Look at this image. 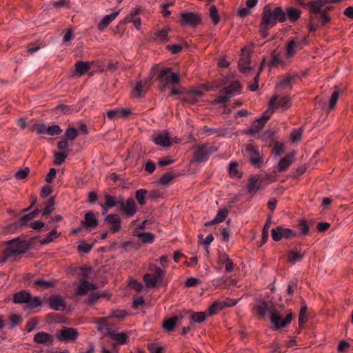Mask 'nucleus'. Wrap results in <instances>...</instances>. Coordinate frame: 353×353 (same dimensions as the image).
I'll return each instance as SVG.
<instances>
[{"instance_id": "obj_1", "label": "nucleus", "mask_w": 353, "mask_h": 353, "mask_svg": "<svg viewBox=\"0 0 353 353\" xmlns=\"http://www.w3.org/2000/svg\"><path fill=\"white\" fill-rule=\"evenodd\" d=\"M285 19V13L281 8L276 7L272 9L270 5H266L263 8L260 24V30L263 32V36L265 37L268 34L266 31L274 26L277 21L283 22Z\"/></svg>"}, {"instance_id": "obj_2", "label": "nucleus", "mask_w": 353, "mask_h": 353, "mask_svg": "<svg viewBox=\"0 0 353 353\" xmlns=\"http://www.w3.org/2000/svg\"><path fill=\"white\" fill-rule=\"evenodd\" d=\"M291 105L292 103L289 97H283L279 98L277 95L273 96L270 100L268 110L263 113L261 118L257 119L259 126L254 130L255 126L253 125L252 130L256 132L258 130L261 129L266 121L271 117L275 110L280 109L281 111H285Z\"/></svg>"}, {"instance_id": "obj_3", "label": "nucleus", "mask_w": 353, "mask_h": 353, "mask_svg": "<svg viewBox=\"0 0 353 353\" xmlns=\"http://www.w3.org/2000/svg\"><path fill=\"white\" fill-rule=\"evenodd\" d=\"M149 270L154 273L144 274L143 281L146 287L155 288L158 284L161 283L165 272L155 265H150Z\"/></svg>"}, {"instance_id": "obj_4", "label": "nucleus", "mask_w": 353, "mask_h": 353, "mask_svg": "<svg viewBox=\"0 0 353 353\" xmlns=\"http://www.w3.org/2000/svg\"><path fill=\"white\" fill-rule=\"evenodd\" d=\"M241 85L239 81H234L229 86L225 87L220 94L213 101V103H223L228 102L230 99L240 92Z\"/></svg>"}, {"instance_id": "obj_5", "label": "nucleus", "mask_w": 353, "mask_h": 353, "mask_svg": "<svg viewBox=\"0 0 353 353\" xmlns=\"http://www.w3.org/2000/svg\"><path fill=\"white\" fill-rule=\"evenodd\" d=\"M79 335L77 330L73 327H64L56 331L55 337L61 342L68 343L77 340Z\"/></svg>"}, {"instance_id": "obj_6", "label": "nucleus", "mask_w": 353, "mask_h": 353, "mask_svg": "<svg viewBox=\"0 0 353 353\" xmlns=\"http://www.w3.org/2000/svg\"><path fill=\"white\" fill-rule=\"evenodd\" d=\"M307 44L305 37H296L290 40L286 46V57H292L296 52L302 49Z\"/></svg>"}, {"instance_id": "obj_7", "label": "nucleus", "mask_w": 353, "mask_h": 353, "mask_svg": "<svg viewBox=\"0 0 353 353\" xmlns=\"http://www.w3.org/2000/svg\"><path fill=\"white\" fill-rule=\"evenodd\" d=\"M270 321L277 329L283 327L288 324L290 323L292 319V314L291 313L288 314L283 319L275 308H272L270 310Z\"/></svg>"}, {"instance_id": "obj_8", "label": "nucleus", "mask_w": 353, "mask_h": 353, "mask_svg": "<svg viewBox=\"0 0 353 353\" xmlns=\"http://www.w3.org/2000/svg\"><path fill=\"white\" fill-rule=\"evenodd\" d=\"M158 79L165 85H175L179 83V74L172 72V69L168 68H163L160 71Z\"/></svg>"}, {"instance_id": "obj_9", "label": "nucleus", "mask_w": 353, "mask_h": 353, "mask_svg": "<svg viewBox=\"0 0 353 353\" xmlns=\"http://www.w3.org/2000/svg\"><path fill=\"white\" fill-rule=\"evenodd\" d=\"M201 21L199 14L191 12H183L179 18V23L183 26H195Z\"/></svg>"}, {"instance_id": "obj_10", "label": "nucleus", "mask_w": 353, "mask_h": 353, "mask_svg": "<svg viewBox=\"0 0 353 353\" xmlns=\"http://www.w3.org/2000/svg\"><path fill=\"white\" fill-rule=\"evenodd\" d=\"M271 236L274 241H279L283 238L290 239L295 237L296 236V233L290 228L280 225L272 229Z\"/></svg>"}, {"instance_id": "obj_11", "label": "nucleus", "mask_w": 353, "mask_h": 353, "mask_svg": "<svg viewBox=\"0 0 353 353\" xmlns=\"http://www.w3.org/2000/svg\"><path fill=\"white\" fill-rule=\"evenodd\" d=\"M107 334L117 345H125L130 341L129 335L125 332H119L118 330L106 327Z\"/></svg>"}, {"instance_id": "obj_12", "label": "nucleus", "mask_w": 353, "mask_h": 353, "mask_svg": "<svg viewBox=\"0 0 353 353\" xmlns=\"http://www.w3.org/2000/svg\"><path fill=\"white\" fill-rule=\"evenodd\" d=\"M216 150L210 144H204L198 146L195 150L194 158L196 161H203Z\"/></svg>"}, {"instance_id": "obj_13", "label": "nucleus", "mask_w": 353, "mask_h": 353, "mask_svg": "<svg viewBox=\"0 0 353 353\" xmlns=\"http://www.w3.org/2000/svg\"><path fill=\"white\" fill-rule=\"evenodd\" d=\"M245 156L250 159L252 164L258 165L262 162L259 149L252 144L245 145Z\"/></svg>"}, {"instance_id": "obj_14", "label": "nucleus", "mask_w": 353, "mask_h": 353, "mask_svg": "<svg viewBox=\"0 0 353 353\" xmlns=\"http://www.w3.org/2000/svg\"><path fill=\"white\" fill-rule=\"evenodd\" d=\"M152 140L159 146L168 148L171 145V140L167 131L156 132L152 136Z\"/></svg>"}, {"instance_id": "obj_15", "label": "nucleus", "mask_w": 353, "mask_h": 353, "mask_svg": "<svg viewBox=\"0 0 353 353\" xmlns=\"http://www.w3.org/2000/svg\"><path fill=\"white\" fill-rule=\"evenodd\" d=\"M308 9L312 14L327 12L332 9V6H327L325 0H316L307 4Z\"/></svg>"}, {"instance_id": "obj_16", "label": "nucleus", "mask_w": 353, "mask_h": 353, "mask_svg": "<svg viewBox=\"0 0 353 353\" xmlns=\"http://www.w3.org/2000/svg\"><path fill=\"white\" fill-rule=\"evenodd\" d=\"M242 54L239 62V68L241 72L247 73L252 68L249 66L250 65V48L248 47H244L241 50Z\"/></svg>"}, {"instance_id": "obj_17", "label": "nucleus", "mask_w": 353, "mask_h": 353, "mask_svg": "<svg viewBox=\"0 0 353 353\" xmlns=\"http://www.w3.org/2000/svg\"><path fill=\"white\" fill-rule=\"evenodd\" d=\"M25 246L22 242L17 240H13L9 243L8 247L6 249L7 251L6 256H10L11 257L15 256L19 254L25 252Z\"/></svg>"}, {"instance_id": "obj_18", "label": "nucleus", "mask_w": 353, "mask_h": 353, "mask_svg": "<svg viewBox=\"0 0 353 353\" xmlns=\"http://www.w3.org/2000/svg\"><path fill=\"white\" fill-rule=\"evenodd\" d=\"M34 342L37 344L52 345L54 342V337L46 332H39L34 336Z\"/></svg>"}, {"instance_id": "obj_19", "label": "nucleus", "mask_w": 353, "mask_h": 353, "mask_svg": "<svg viewBox=\"0 0 353 353\" xmlns=\"http://www.w3.org/2000/svg\"><path fill=\"white\" fill-rule=\"evenodd\" d=\"M217 262L220 265H225V272H232L234 269V264L230 259L229 256L224 252H219L218 254Z\"/></svg>"}, {"instance_id": "obj_20", "label": "nucleus", "mask_w": 353, "mask_h": 353, "mask_svg": "<svg viewBox=\"0 0 353 353\" xmlns=\"http://www.w3.org/2000/svg\"><path fill=\"white\" fill-rule=\"evenodd\" d=\"M247 188L250 193L254 194L263 188L262 179L258 176L250 177L247 185Z\"/></svg>"}, {"instance_id": "obj_21", "label": "nucleus", "mask_w": 353, "mask_h": 353, "mask_svg": "<svg viewBox=\"0 0 353 353\" xmlns=\"http://www.w3.org/2000/svg\"><path fill=\"white\" fill-rule=\"evenodd\" d=\"M97 288V285L94 283L88 282L84 279L81 280L78 285L77 294L84 295L87 294L91 290H95Z\"/></svg>"}, {"instance_id": "obj_22", "label": "nucleus", "mask_w": 353, "mask_h": 353, "mask_svg": "<svg viewBox=\"0 0 353 353\" xmlns=\"http://www.w3.org/2000/svg\"><path fill=\"white\" fill-rule=\"evenodd\" d=\"M105 221L110 225V230L113 233L120 230L121 220L117 215L109 214L105 218Z\"/></svg>"}, {"instance_id": "obj_23", "label": "nucleus", "mask_w": 353, "mask_h": 353, "mask_svg": "<svg viewBox=\"0 0 353 353\" xmlns=\"http://www.w3.org/2000/svg\"><path fill=\"white\" fill-rule=\"evenodd\" d=\"M81 225H85L86 228H94L98 225V220L92 212H88L85 214L84 219L81 221Z\"/></svg>"}, {"instance_id": "obj_24", "label": "nucleus", "mask_w": 353, "mask_h": 353, "mask_svg": "<svg viewBox=\"0 0 353 353\" xmlns=\"http://www.w3.org/2000/svg\"><path fill=\"white\" fill-rule=\"evenodd\" d=\"M30 299V294L26 290H21L15 293L13 296V301L14 303H28Z\"/></svg>"}, {"instance_id": "obj_25", "label": "nucleus", "mask_w": 353, "mask_h": 353, "mask_svg": "<svg viewBox=\"0 0 353 353\" xmlns=\"http://www.w3.org/2000/svg\"><path fill=\"white\" fill-rule=\"evenodd\" d=\"M49 305L51 309L60 310L64 308L65 303L60 296H54L49 299Z\"/></svg>"}, {"instance_id": "obj_26", "label": "nucleus", "mask_w": 353, "mask_h": 353, "mask_svg": "<svg viewBox=\"0 0 353 353\" xmlns=\"http://www.w3.org/2000/svg\"><path fill=\"white\" fill-rule=\"evenodd\" d=\"M122 209L128 216H133L137 212L134 201L132 199H128L125 203L122 205Z\"/></svg>"}, {"instance_id": "obj_27", "label": "nucleus", "mask_w": 353, "mask_h": 353, "mask_svg": "<svg viewBox=\"0 0 353 353\" xmlns=\"http://www.w3.org/2000/svg\"><path fill=\"white\" fill-rule=\"evenodd\" d=\"M293 154H288L286 157L281 159L278 163V171L284 172L285 171L292 163Z\"/></svg>"}, {"instance_id": "obj_28", "label": "nucleus", "mask_w": 353, "mask_h": 353, "mask_svg": "<svg viewBox=\"0 0 353 353\" xmlns=\"http://www.w3.org/2000/svg\"><path fill=\"white\" fill-rule=\"evenodd\" d=\"M228 214V211L227 210H225V209L219 210L217 212V214H216L215 218L210 221L206 222L205 223V225L208 226L211 224H215V223H219L223 222L226 219Z\"/></svg>"}, {"instance_id": "obj_29", "label": "nucleus", "mask_w": 353, "mask_h": 353, "mask_svg": "<svg viewBox=\"0 0 353 353\" xmlns=\"http://www.w3.org/2000/svg\"><path fill=\"white\" fill-rule=\"evenodd\" d=\"M104 198L105 202L104 203H100L101 207L103 208V214H105L107 212L108 209L112 208L117 205L115 198L110 194H105Z\"/></svg>"}, {"instance_id": "obj_30", "label": "nucleus", "mask_w": 353, "mask_h": 353, "mask_svg": "<svg viewBox=\"0 0 353 353\" xmlns=\"http://www.w3.org/2000/svg\"><path fill=\"white\" fill-rule=\"evenodd\" d=\"M90 69V64L88 61H79L75 63L76 72L82 76L85 74Z\"/></svg>"}, {"instance_id": "obj_31", "label": "nucleus", "mask_w": 353, "mask_h": 353, "mask_svg": "<svg viewBox=\"0 0 353 353\" xmlns=\"http://www.w3.org/2000/svg\"><path fill=\"white\" fill-rule=\"evenodd\" d=\"M119 14V12H114L110 14L105 15L99 23L98 28L103 30L107 27Z\"/></svg>"}, {"instance_id": "obj_32", "label": "nucleus", "mask_w": 353, "mask_h": 353, "mask_svg": "<svg viewBox=\"0 0 353 353\" xmlns=\"http://www.w3.org/2000/svg\"><path fill=\"white\" fill-rule=\"evenodd\" d=\"M179 321V318L176 316L165 319L163 323V327L167 331L173 330L174 327Z\"/></svg>"}, {"instance_id": "obj_33", "label": "nucleus", "mask_w": 353, "mask_h": 353, "mask_svg": "<svg viewBox=\"0 0 353 353\" xmlns=\"http://www.w3.org/2000/svg\"><path fill=\"white\" fill-rule=\"evenodd\" d=\"M343 92V89L341 88L339 86H335L334 87V91L331 95V97L330 99L329 105L330 109H334L336 106V102L339 99V94L340 92Z\"/></svg>"}, {"instance_id": "obj_34", "label": "nucleus", "mask_w": 353, "mask_h": 353, "mask_svg": "<svg viewBox=\"0 0 353 353\" xmlns=\"http://www.w3.org/2000/svg\"><path fill=\"white\" fill-rule=\"evenodd\" d=\"M294 77L289 74L281 77L279 82L277 83V87L282 89L287 87H290L291 88L290 85Z\"/></svg>"}, {"instance_id": "obj_35", "label": "nucleus", "mask_w": 353, "mask_h": 353, "mask_svg": "<svg viewBox=\"0 0 353 353\" xmlns=\"http://www.w3.org/2000/svg\"><path fill=\"white\" fill-rule=\"evenodd\" d=\"M60 234H58L56 229L52 230L48 235L40 241L41 245H46L53 241L54 239L58 238Z\"/></svg>"}, {"instance_id": "obj_36", "label": "nucleus", "mask_w": 353, "mask_h": 353, "mask_svg": "<svg viewBox=\"0 0 353 353\" xmlns=\"http://www.w3.org/2000/svg\"><path fill=\"white\" fill-rule=\"evenodd\" d=\"M303 256V254H302L300 251L297 250H292L289 252L288 254V260L293 264L296 262L301 260Z\"/></svg>"}, {"instance_id": "obj_37", "label": "nucleus", "mask_w": 353, "mask_h": 353, "mask_svg": "<svg viewBox=\"0 0 353 353\" xmlns=\"http://www.w3.org/2000/svg\"><path fill=\"white\" fill-rule=\"evenodd\" d=\"M146 90V83H143L142 81H139L136 83L133 92V94L135 97H139Z\"/></svg>"}, {"instance_id": "obj_38", "label": "nucleus", "mask_w": 353, "mask_h": 353, "mask_svg": "<svg viewBox=\"0 0 353 353\" xmlns=\"http://www.w3.org/2000/svg\"><path fill=\"white\" fill-rule=\"evenodd\" d=\"M224 305L221 302H215L213 304H212L207 310L206 313L208 316H212L219 310H221L223 308Z\"/></svg>"}, {"instance_id": "obj_39", "label": "nucleus", "mask_w": 353, "mask_h": 353, "mask_svg": "<svg viewBox=\"0 0 353 353\" xmlns=\"http://www.w3.org/2000/svg\"><path fill=\"white\" fill-rule=\"evenodd\" d=\"M268 310V305L264 301H259L255 307V310L260 316H264Z\"/></svg>"}, {"instance_id": "obj_40", "label": "nucleus", "mask_w": 353, "mask_h": 353, "mask_svg": "<svg viewBox=\"0 0 353 353\" xmlns=\"http://www.w3.org/2000/svg\"><path fill=\"white\" fill-rule=\"evenodd\" d=\"M287 14L291 21H296L301 15V11L299 9L290 8L287 10Z\"/></svg>"}, {"instance_id": "obj_41", "label": "nucleus", "mask_w": 353, "mask_h": 353, "mask_svg": "<svg viewBox=\"0 0 353 353\" xmlns=\"http://www.w3.org/2000/svg\"><path fill=\"white\" fill-rule=\"evenodd\" d=\"M107 294L105 292H92L89 295L88 303H95L99 299L102 297H106Z\"/></svg>"}, {"instance_id": "obj_42", "label": "nucleus", "mask_w": 353, "mask_h": 353, "mask_svg": "<svg viewBox=\"0 0 353 353\" xmlns=\"http://www.w3.org/2000/svg\"><path fill=\"white\" fill-rule=\"evenodd\" d=\"M207 313L203 312H194L191 316V320L195 323H202L205 321Z\"/></svg>"}, {"instance_id": "obj_43", "label": "nucleus", "mask_w": 353, "mask_h": 353, "mask_svg": "<svg viewBox=\"0 0 353 353\" xmlns=\"http://www.w3.org/2000/svg\"><path fill=\"white\" fill-rule=\"evenodd\" d=\"M137 236L143 243H151L153 241L154 236L150 232H141L137 234Z\"/></svg>"}, {"instance_id": "obj_44", "label": "nucleus", "mask_w": 353, "mask_h": 353, "mask_svg": "<svg viewBox=\"0 0 353 353\" xmlns=\"http://www.w3.org/2000/svg\"><path fill=\"white\" fill-rule=\"evenodd\" d=\"M54 163L56 165H61L62 163L64 162L65 159H66L67 154L65 152H54Z\"/></svg>"}, {"instance_id": "obj_45", "label": "nucleus", "mask_w": 353, "mask_h": 353, "mask_svg": "<svg viewBox=\"0 0 353 353\" xmlns=\"http://www.w3.org/2000/svg\"><path fill=\"white\" fill-rule=\"evenodd\" d=\"M170 31L169 28H165L161 30H159L157 33V39L160 41H166L168 40V32Z\"/></svg>"}, {"instance_id": "obj_46", "label": "nucleus", "mask_w": 353, "mask_h": 353, "mask_svg": "<svg viewBox=\"0 0 353 353\" xmlns=\"http://www.w3.org/2000/svg\"><path fill=\"white\" fill-rule=\"evenodd\" d=\"M147 191L145 189H139L136 192V199L140 205H144L145 203V195Z\"/></svg>"}, {"instance_id": "obj_47", "label": "nucleus", "mask_w": 353, "mask_h": 353, "mask_svg": "<svg viewBox=\"0 0 353 353\" xmlns=\"http://www.w3.org/2000/svg\"><path fill=\"white\" fill-rule=\"evenodd\" d=\"M77 135V130L74 128H68L64 133V136L65 137V138L70 140L75 139Z\"/></svg>"}, {"instance_id": "obj_48", "label": "nucleus", "mask_w": 353, "mask_h": 353, "mask_svg": "<svg viewBox=\"0 0 353 353\" xmlns=\"http://www.w3.org/2000/svg\"><path fill=\"white\" fill-rule=\"evenodd\" d=\"M62 132L61 128L58 125H53L47 127L46 134L50 136L58 135Z\"/></svg>"}, {"instance_id": "obj_49", "label": "nucleus", "mask_w": 353, "mask_h": 353, "mask_svg": "<svg viewBox=\"0 0 353 353\" xmlns=\"http://www.w3.org/2000/svg\"><path fill=\"white\" fill-rule=\"evenodd\" d=\"M111 319V316L99 318L95 320L94 323L98 325L97 330L102 331L104 326H107V321Z\"/></svg>"}, {"instance_id": "obj_50", "label": "nucleus", "mask_w": 353, "mask_h": 353, "mask_svg": "<svg viewBox=\"0 0 353 353\" xmlns=\"http://www.w3.org/2000/svg\"><path fill=\"white\" fill-rule=\"evenodd\" d=\"M210 17L212 20V22L214 25H216L219 21V17L218 14V11L216 8L214 6H212L210 8Z\"/></svg>"}, {"instance_id": "obj_51", "label": "nucleus", "mask_w": 353, "mask_h": 353, "mask_svg": "<svg viewBox=\"0 0 353 353\" xmlns=\"http://www.w3.org/2000/svg\"><path fill=\"white\" fill-rule=\"evenodd\" d=\"M54 199L50 198L48 204L46 206V208L41 212L43 216L50 214L54 210Z\"/></svg>"}, {"instance_id": "obj_52", "label": "nucleus", "mask_w": 353, "mask_h": 353, "mask_svg": "<svg viewBox=\"0 0 353 353\" xmlns=\"http://www.w3.org/2000/svg\"><path fill=\"white\" fill-rule=\"evenodd\" d=\"M173 179V174L171 172H166L163 174L159 179V183L161 185L168 184Z\"/></svg>"}, {"instance_id": "obj_53", "label": "nucleus", "mask_w": 353, "mask_h": 353, "mask_svg": "<svg viewBox=\"0 0 353 353\" xmlns=\"http://www.w3.org/2000/svg\"><path fill=\"white\" fill-rule=\"evenodd\" d=\"M33 219V214H28L20 218V219L18 221L17 224L19 226H23L27 224L28 221L32 220Z\"/></svg>"}, {"instance_id": "obj_54", "label": "nucleus", "mask_w": 353, "mask_h": 353, "mask_svg": "<svg viewBox=\"0 0 353 353\" xmlns=\"http://www.w3.org/2000/svg\"><path fill=\"white\" fill-rule=\"evenodd\" d=\"M302 130L301 129L294 130L291 132L290 139L293 142H297L301 140Z\"/></svg>"}, {"instance_id": "obj_55", "label": "nucleus", "mask_w": 353, "mask_h": 353, "mask_svg": "<svg viewBox=\"0 0 353 353\" xmlns=\"http://www.w3.org/2000/svg\"><path fill=\"white\" fill-rule=\"evenodd\" d=\"M28 306L31 308L39 307L41 305V301L39 296L32 298L30 296V301H28Z\"/></svg>"}, {"instance_id": "obj_56", "label": "nucleus", "mask_w": 353, "mask_h": 353, "mask_svg": "<svg viewBox=\"0 0 353 353\" xmlns=\"http://www.w3.org/2000/svg\"><path fill=\"white\" fill-rule=\"evenodd\" d=\"M29 172H30L29 168H25L24 169L17 171L15 173L14 176H15L16 179H23L28 176Z\"/></svg>"}, {"instance_id": "obj_57", "label": "nucleus", "mask_w": 353, "mask_h": 353, "mask_svg": "<svg viewBox=\"0 0 353 353\" xmlns=\"http://www.w3.org/2000/svg\"><path fill=\"white\" fill-rule=\"evenodd\" d=\"M34 284L38 285V286H42L45 288H48L51 286H52L53 283L51 281H45L43 279H37L34 281Z\"/></svg>"}, {"instance_id": "obj_58", "label": "nucleus", "mask_w": 353, "mask_h": 353, "mask_svg": "<svg viewBox=\"0 0 353 353\" xmlns=\"http://www.w3.org/2000/svg\"><path fill=\"white\" fill-rule=\"evenodd\" d=\"M129 285L137 292H140L143 289V285L134 279L130 280Z\"/></svg>"}, {"instance_id": "obj_59", "label": "nucleus", "mask_w": 353, "mask_h": 353, "mask_svg": "<svg viewBox=\"0 0 353 353\" xmlns=\"http://www.w3.org/2000/svg\"><path fill=\"white\" fill-rule=\"evenodd\" d=\"M127 315V312L123 310H115L112 312V314L110 316L112 318H117L120 320L125 318Z\"/></svg>"}, {"instance_id": "obj_60", "label": "nucleus", "mask_w": 353, "mask_h": 353, "mask_svg": "<svg viewBox=\"0 0 353 353\" xmlns=\"http://www.w3.org/2000/svg\"><path fill=\"white\" fill-rule=\"evenodd\" d=\"M92 245L86 243H82L78 245L77 249L79 252L88 253L91 250Z\"/></svg>"}, {"instance_id": "obj_61", "label": "nucleus", "mask_w": 353, "mask_h": 353, "mask_svg": "<svg viewBox=\"0 0 353 353\" xmlns=\"http://www.w3.org/2000/svg\"><path fill=\"white\" fill-rule=\"evenodd\" d=\"M120 111H119V108L110 110L107 111V117L110 119H114L116 117H120Z\"/></svg>"}, {"instance_id": "obj_62", "label": "nucleus", "mask_w": 353, "mask_h": 353, "mask_svg": "<svg viewBox=\"0 0 353 353\" xmlns=\"http://www.w3.org/2000/svg\"><path fill=\"white\" fill-rule=\"evenodd\" d=\"M148 347L150 351V353H162V347L157 345L156 344H149Z\"/></svg>"}, {"instance_id": "obj_63", "label": "nucleus", "mask_w": 353, "mask_h": 353, "mask_svg": "<svg viewBox=\"0 0 353 353\" xmlns=\"http://www.w3.org/2000/svg\"><path fill=\"white\" fill-rule=\"evenodd\" d=\"M52 192V188L50 185H46L42 187L40 196L43 198H46L48 195H50Z\"/></svg>"}, {"instance_id": "obj_64", "label": "nucleus", "mask_w": 353, "mask_h": 353, "mask_svg": "<svg viewBox=\"0 0 353 353\" xmlns=\"http://www.w3.org/2000/svg\"><path fill=\"white\" fill-rule=\"evenodd\" d=\"M145 303V301L142 296H136L133 299V307L138 308L139 306L143 305Z\"/></svg>"}]
</instances>
